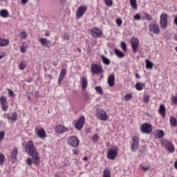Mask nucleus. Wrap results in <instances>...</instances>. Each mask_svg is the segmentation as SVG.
<instances>
[{"label":"nucleus","mask_w":177,"mask_h":177,"mask_svg":"<svg viewBox=\"0 0 177 177\" xmlns=\"http://www.w3.org/2000/svg\"><path fill=\"white\" fill-rule=\"evenodd\" d=\"M25 151L34 159V164L38 165L39 161V153L36 148L34 147L32 141H29L26 145Z\"/></svg>","instance_id":"obj_1"},{"label":"nucleus","mask_w":177,"mask_h":177,"mask_svg":"<svg viewBox=\"0 0 177 177\" xmlns=\"http://www.w3.org/2000/svg\"><path fill=\"white\" fill-rule=\"evenodd\" d=\"M161 145L165 147V150H167L169 153L175 152V147L172 142L168 141L167 140H163L161 142Z\"/></svg>","instance_id":"obj_2"},{"label":"nucleus","mask_w":177,"mask_h":177,"mask_svg":"<svg viewBox=\"0 0 177 177\" xmlns=\"http://www.w3.org/2000/svg\"><path fill=\"white\" fill-rule=\"evenodd\" d=\"M67 143L73 147H78L80 146V140L75 136H71L67 138Z\"/></svg>","instance_id":"obj_3"},{"label":"nucleus","mask_w":177,"mask_h":177,"mask_svg":"<svg viewBox=\"0 0 177 177\" xmlns=\"http://www.w3.org/2000/svg\"><path fill=\"white\" fill-rule=\"evenodd\" d=\"M160 24L161 28H163L165 30L167 27H168V16L165 13H162L160 15Z\"/></svg>","instance_id":"obj_4"},{"label":"nucleus","mask_w":177,"mask_h":177,"mask_svg":"<svg viewBox=\"0 0 177 177\" xmlns=\"http://www.w3.org/2000/svg\"><path fill=\"white\" fill-rule=\"evenodd\" d=\"M88 10V6H80L76 10V19H81L85 12Z\"/></svg>","instance_id":"obj_5"},{"label":"nucleus","mask_w":177,"mask_h":177,"mask_svg":"<svg viewBox=\"0 0 177 177\" xmlns=\"http://www.w3.org/2000/svg\"><path fill=\"white\" fill-rule=\"evenodd\" d=\"M91 70L93 74L100 75L103 73V68H102V66H99L97 64H92L91 66Z\"/></svg>","instance_id":"obj_6"},{"label":"nucleus","mask_w":177,"mask_h":177,"mask_svg":"<svg viewBox=\"0 0 177 177\" xmlns=\"http://www.w3.org/2000/svg\"><path fill=\"white\" fill-rule=\"evenodd\" d=\"M96 115L101 121H107L109 120V115L104 110L100 109L97 111Z\"/></svg>","instance_id":"obj_7"},{"label":"nucleus","mask_w":177,"mask_h":177,"mask_svg":"<svg viewBox=\"0 0 177 177\" xmlns=\"http://www.w3.org/2000/svg\"><path fill=\"white\" fill-rule=\"evenodd\" d=\"M0 104L3 111H7L9 109V104H8V101L5 96L0 97Z\"/></svg>","instance_id":"obj_8"},{"label":"nucleus","mask_w":177,"mask_h":177,"mask_svg":"<svg viewBox=\"0 0 177 177\" xmlns=\"http://www.w3.org/2000/svg\"><path fill=\"white\" fill-rule=\"evenodd\" d=\"M132 143H131V150L133 151H136L138 149H139V138L137 136L132 138Z\"/></svg>","instance_id":"obj_9"},{"label":"nucleus","mask_w":177,"mask_h":177,"mask_svg":"<svg viewBox=\"0 0 177 177\" xmlns=\"http://www.w3.org/2000/svg\"><path fill=\"white\" fill-rule=\"evenodd\" d=\"M102 32L99 28H94L91 30V35L94 38H100L102 37Z\"/></svg>","instance_id":"obj_10"},{"label":"nucleus","mask_w":177,"mask_h":177,"mask_svg":"<svg viewBox=\"0 0 177 177\" xmlns=\"http://www.w3.org/2000/svg\"><path fill=\"white\" fill-rule=\"evenodd\" d=\"M131 41L133 52L134 53H136V52L138 51V48L139 46V39L133 37L131 38Z\"/></svg>","instance_id":"obj_11"},{"label":"nucleus","mask_w":177,"mask_h":177,"mask_svg":"<svg viewBox=\"0 0 177 177\" xmlns=\"http://www.w3.org/2000/svg\"><path fill=\"white\" fill-rule=\"evenodd\" d=\"M141 132L142 133H150L151 132V125L145 123L141 126Z\"/></svg>","instance_id":"obj_12"},{"label":"nucleus","mask_w":177,"mask_h":177,"mask_svg":"<svg viewBox=\"0 0 177 177\" xmlns=\"http://www.w3.org/2000/svg\"><path fill=\"white\" fill-rule=\"evenodd\" d=\"M149 31L153 34H160V27L156 24L149 25Z\"/></svg>","instance_id":"obj_13"},{"label":"nucleus","mask_w":177,"mask_h":177,"mask_svg":"<svg viewBox=\"0 0 177 177\" xmlns=\"http://www.w3.org/2000/svg\"><path fill=\"white\" fill-rule=\"evenodd\" d=\"M84 124H85V117L82 116L79 118V120L75 124V128H76V129L80 130L81 129V128H82V127H84Z\"/></svg>","instance_id":"obj_14"},{"label":"nucleus","mask_w":177,"mask_h":177,"mask_svg":"<svg viewBox=\"0 0 177 177\" xmlns=\"http://www.w3.org/2000/svg\"><path fill=\"white\" fill-rule=\"evenodd\" d=\"M118 150V149L117 147H115L114 149H111L110 151H109V152L107 153V157L109 160H114V158H115V157H117V151Z\"/></svg>","instance_id":"obj_15"},{"label":"nucleus","mask_w":177,"mask_h":177,"mask_svg":"<svg viewBox=\"0 0 177 177\" xmlns=\"http://www.w3.org/2000/svg\"><path fill=\"white\" fill-rule=\"evenodd\" d=\"M55 132L56 133H64V132H67V129L66 127L59 124L55 127Z\"/></svg>","instance_id":"obj_16"},{"label":"nucleus","mask_w":177,"mask_h":177,"mask_svg":"<svg viewBox=\"0 0 177 177\" xmlns=\"http://www.w3.org/2000/svg\"><path fill=\"white\" fill-rule=\"evenodd\" d=\"M37 136L40 139H45L46 138V131H45V129H41L39 130H37Z\"/></svg>","instance_id":"obj_17"},{"label":"nucleus","mask_w":177,"mask_h":177,"mask_svg":"<svg viewBox=\"0 0 177 177\" xmlns=\"http://www.w3.org/2000/svg\"><path fill=\"white\" fill-rule=\"evenodd\" d=\"M39 42H40L42 45V46H44L45 48H48L49 45H50V41L46 38H41L39 39Z\"/></svg>","instance_id":"obj_18"},{"label":"nucleus","mask_w":177,"mask_h":177,"mask_svg":"<svg viewBox=\"0 0 177 177\" xmlns=\"http://www.w3.org/2000/svg\"><path fill=\"white\" fill-rule=\"evenodd\" d=\"M66 74H67V72L66 69L63 68L59 74V80H58V84H62V81L64 80V77H66Z\"/></svg>","instance_id":"obj_19"},{"label":"nucleus","mask_w":177,"mask_h":177,"mask_svg":"<svg viewBox=\"0 0 177 177\" xmlns=\"http://www.w3.org/2000/svg\"><path fill=\"white\" fill-rule=\"evenodd\" d=\"M86 86H88V79L86 78V76H83L82 78V89L85 91Z\"/></svg>","instance_id":"obj_20"},{"label":"nucleus","mask_w":177,"mask_h":177,"mask_svg":"<svg viewBox=\"0 0 177 177\" xmlns=\"http://www.w3.org/2000/svg\"><path fill=\"white\" fill-rule=\"evenodd\" d=\"M18 152H19V150L17 149V148H15L12 151L11 156L10 157V160H17Z\"/></svg>","instance_id":"obj_21"},{"label":"nucleus","mask_w":177,"mask_h":177,"mask_svg":"<svg viewBox=\"0 0 177 177\" xmlns=\"http://www.w3.org/2000/svg\"><path fill=\"white\" fill-rule=\"evenodd\" d=\"M145 88H146V85L145 84V83H136V88L137 89V91H142L143 89H145Z\"/></svg>","instance_id":"obj_22"},{"label":"nucleus","mask_w":177,"mask_h":177,"mask_svg":"<svg viewBox=\"0 0 177 177\" xmlns=\"http://www.w3.org/2000/svg\"><path fill=\"white\" fill-rule=\"evenodd\" d=\"M114 75H111L108 77V84L109 86H114Z\"/></svg>","instance_id":"obj_23"},{"label":"nucleus","mask_w":177,"mask_h":177,"mask_svg":"<svg viewBox=\"0 0 177 177\" xmlns=\"http://www.w3.org/2000/svg\"><path fill=\"white\" fill-rule=\"evenodd\" d=\"M9 45V39H0V46H8Z\"/></svg>","instance_id":"obj_24"},{"label":"nucleus","mask_w":177,"mask_h":177,"mask_svg":"<svg viewBox=\"0 0 177 177\" xmlns=\"http://www.w3.org/2000/svg\"><path fill=\"white\" fill-rule=\"evenodd\" d=\"M162 136H164V131L162 130H157L155 133V138L160 139V138H162Z\"/></svg>","instance_id":"obj_25"},{"label":"nucleus","mask_w":177,"mask_h":177,"mask_svg":"<svg viewBox=\"0 0 177 177\" xmlns=\"http://www.w3.org/2000/svg\"><path fill=\"white\" fill-rule=\"evenodd\" d=\"M159 113H161L162 117H165L166 113H165V106L164 104H160L159 106Z\"/></svg>","instance_id":"obj_26"},{"label":"nucleus","mask_w":177,"mask_h":177,"mask_svg":"<svg viewBox=\"0 0 177 177\" xmlns=\"http://www.w3.org/2000/svg\"><path fill=\"white\" fill-rule=\"evenodd\" d=\"M145 62H146V68L149 70H151L153 68V66H154V64H153V62H151L149 59H146Z\"/></svg>","instance_id":"obj_27"},{"label":"nucleus","mask_w":177,"mask_h":177,"mask_svg":"<svg viewBox=\"0 0 177 177\" xmlns=\"http://www.w3.org/2000/svg\"><path fill=\"white\" fill-rule=\"evenodd\" d=\"M0 16L3 18L8 17L9 16V12L6 10H1L0 11Z\"/></svg>","instance_id":"obj_28"},{"label":"nucleus","mask_w":177,"mask_h":177,"mask_svg":"<svg viewBox=\"0 0 177 177\" xmlns=\"http://www.w3.org/2000/svg\"><path fill=\"white\" fill-rule=\"evenodd\" d=\"M102 177H111V171L107 169H105L103 171Z\"/></svg>","instance_id":"obj_29"},{"label":"nucleus","mask_w":177,"mask_h":177,"mask_svg":"<svg viewBox=\"0 0 177 177\" xmlns=\"http://www.w3.org/2000/svg\"><path fill=\"white\" fill-rule=\"evenodd\" d=\"M170 124L172 125L173 127H176L177 120L176 118H174V117L170 118Z\"/></svg>","instance_id":"obj_30"},{"label":"nucleus","mask_w":177,"mask_h":177,"mask_svg":"<svg viewBox=\"0 0 177 177\" xmlns=\"http://www.w3.org/2000/svg\"><path fill=\"white\" fill-rule=\"evenodd\" d=\"M115 54L116 55V56H118V57H124V53L115 49Z\"/></svg>","instance_id":"obj_31"},{"label":"nucleus","mask_w":177,"mask_h":177,"mask_svg":"<svg viewBox=\"0 0 177 177\" xmlns=\"http://www.w3.org/2000/svg\"><path fill=\"white\" fill-rule=\"evenodd\" d=\"M102 59L104 64H106V66H109L110 64V59H109L107 57L102 55Z\"/></svg>","instance_id":"obj_32"},{"label":"nucleus","mask_w":177,"mask_h":177,"mask_svg":"<svg viewBox=\"0 0 177 177\" xmlns=\"http://www.w3.org/2000/svg\"><path fill=\"white\" fill-rule=\"evenodd\" d=\"M16 120H17V113L14 112L12 114V117L10 118V120L12 122H15V121H16Z\"/></svg>","instance_id":"obj_33"},{"label":"nucleus","mask_w":177,"mask_h":177,"mask_svg":"<svg viewBox=\"0 0 177 177\" xmlns=\"http://www.w3.org/2000/svg\"><path fill=\"white\" fill-rule=\"evenodd\" d=\"M130 5L133 9H137L138 6L136 5V0H130Z\"/></svg>","instance_id":"obj_34"},{"label":"nucleus","mask_w":177,"mask_h":177,"mask_svg":"<svg viewBox=\"0 0 177 177\" xmlns=\"http://www.w3.org/2000/svg\"><path fill=\"white\" fill-rule=\"evenodd\" d=\"M95 91L99 93L100 95H103V88H102L101 86H96Z\"/></svg>","instance_id":"obj_35"},{"label":"nucleus","mask_w":177,"mask_h":177,"mask_svg":"<svg viewBox=\"0 0 177 177\" xmlns=\"http://www.w3.org/2000/svg\"><path fill=\"white\" fill-rule=\"evenodd\" d=\"M92 142H97L99 139V136L97 134H94L91 138Z\"/></svg>","instance_id":"obj_36"},{"label":"nucleus","mask_w":177,"mask_h":177,"mask_svg":"<svg viewBox=\"0 0 177 177\" xmlns=\"http://www.w3.org/2000/svg\"><path fill=\"white\" fill-rule=\"evenodd\" d=\"M19 68L20 70H24L26 68V62H21L19 65Z\"/></svg>","instance_id":"obj_37"},{"label":"nucleus","mask_w":177,"mask_h":177,"mask_svg":"<svg viewBox=\"0 0 177 177\" xmlns=\"http://www.w3.org/2000/svg\"><path fill=\"white\" fill-rule=\"evenodd\" d=\"M145 20H153V17L149 14H147V12L145 13Z\"/></svg>","instance_id":"obj_38"},{"label":"nucleus","mask_w":177,"mask_h":177,"mask_svg":"<svg viewBox=\"0 0 177 177\" xmlns=\"http://www.w3.org/2000/svg\"><path fill=\"white\" fill-rule=\"evenodd\" d=\"M131 98H132V94H126L124 97L126 102H128V100H131Z\"/></svg>","instance_id":"obj_39"},{"label":"nucleus","mask_w":177,"mask_h":177,"mask_svg":"<svg viewBox=\"0 0 177 177\" xmlns=\"http://www.w3.org/2000/svg\"><path fill=\"white\" fill-rule=\"evenodd\" d=\"M104 2L107 6H111L113 5V0H104Z\"/></svg>","instance_id":"obj_40"},{"label":"nucleus","mask_w":177,"mask_h":177,"mask_svg":"<svg viewBox=\"0 0 177 177\" xmlns=\"http://www.w3.org/2000/svg\"><path fill=\"white\" fill-rule=\"evenodd\" d=\"M3 118H8V121H10V114L5 113L3 115Z\"/></svg>","instance_id":"obj_41"},{"label":"nucleus","mask_w":177,"mask_h":177,"mask_svg":"<svg viewBox=\"0 0 177 177\" xmlns=\"http://www.w3.org/2000/svg\"><path fill=\"white\" fill-rule=\"evenodd\" d=\"M121 48L123 49V50H124V52H126V50H127V44H125V42L122 41L121 43Z\"/></svg>","instance_id":"obj_42"},{"label":"nucleus","mask_w":177,"mask_h":177,"mask_svg":"<svg viewBox=\"0 0 177 177\" xmlns=\"http://www.w3.org/2000/svg\"><path fill=\"white\" fill-rule=\"evenodd\" d=\"M3 138H5V131L0 132V142L3 140Z\"/></svg>","instance_id":"obj_43"},{"label":"nucleus","mask_w":177,"mask_h":177,"mask_svg":"<svg viewBox=\"0 0 177 177\" xmlns=\"http://www.w3.org/2000/svg\"><path fill=\"white\" fill-rule=\"evenodd\" d=\"M19 35L21 38H23L24 39H26V37H27V34L26 33V32H21Z\"/></svg>","instance_id":"obj_44"},{"label":"nucleus","mask_w":177,"mask_h":177,"mask_svg":"<svg viewBox=\"0 0 177 177\" xmlns=\"http://www.w3.org/2000/svg\"><path fill=\"white\" fill-rule=\"evenodd\" d=\"M149 100H150V96H149V95L144 96V102L145 103H147V102H149Z\"/></svg>","instance_id":"obj_45"},{"label":"nucleus","mask_w":177,"mask_h":177,"mask_svg":"<svg viewBox=\"0 0 177 177\" xmlns=\"http://www.w3.org/2000/svg\"><path fill=\"white\" fill-rule=\"evenodd\" d=\"M5 156L3 154L0 155V164H3Z\"/></svg>","instance_id":"obj_46"},{"label":"nucleus","mask_w":177,"mask_h":177,"mask_svg":"<svg viewBox=\"0 0 177 177\" xmlns=\"http://www.w3.org/2000/svg\"><path fill=\"white\" fill-rule=\"evenodd\" d=\"M26 164L30 166L32 165V160H31V158H29L27 159Z\"/></svg>","instance_id":"obj_47"},{"label":"nucleus","mask_w":177,"mask_h":177,"mask_svg":"<svg viewBox=\"0 0 177 177\" xmlns=\"http://www.w3.org/2000/svg\"><path fill=\"white\" fill-rule=\"evenodd\" d=\"M8 95L11 97H13V96H15V93H13V91L10 90V89H8Z\"/></svg>","instance_id":"obj_48"},{"label":"nucleus","mask_w":177,"mask_h":177,"mask_svg":"<svg viewBox=\"0 0 177 177\" xmlns=\"http://www.w3.org/2000/svg\"><path fill=\"white\" fill-rule=\"evenodd\" d=\"M116 23H117L118 26H121V24H122V20L121 19H117Z\"/></svg>","instance_id":"obj_49"},{"label":"nucleus","mask_w":177,"mask_h":177,"mask_svg":"<svg viewBox=\"0 0 177 177\" xmlns=\"http://www.w3.org/2000/svg\"><path fill=\"white\" fill-rule=\"evenodd\" d=\"M171 100L173 103H175V104H177V96L172 97Z\"/></svg>","instance_id":"obj_50"},{"label":"nucleus","mask_w":177,"mask_h":177,"mask_svg":"<svg viewBox=\"0 0 177 177\" xmlns=\"http://www.w3.org/2000/svg\"><path fill=\"white\" fill-rule=\"evenodd\" d=\"M134 20H140V15L136 14V15L134 16Z\"/></svg>","instance_id":"obj_51"},{"label":"nucleus","mask_w":177,"mask_h":177,"mask_svg":"<svg viewBox=\"0 0 177 177\" xmlns=\"http://www.w3.org/2000/svg\"><path fill=\"white\" fill-rule=\"evenodd\" d=\"M84 96L86 100H88V99H89V95H88V93H84Z\"/></svg>","instance_id":"obj_52"},{"label":"nucleus","mask_w":177,"mask_h":177,"mask_svg":"<svg viewBox=\"0 0 177 177\" xmlns=\"http://www.w3.org/2000/svg\"><path fill=\"white\" fill-rule=\"evenodd\" d=\"M149 169H150V167H142V171H149Z\"/></svg>","instance_id":"obj_53"},{"label":"nucleus","mask_w":177,"mask_h":177,"mask_svg":"<svg viewBox=\"0 0 177 177\" xmlns=\"http://www.w3.org/2000/svg\"><path fill=\"white\" fill-rule=\"evenodd\" d=\"M20 50H21V52H22V53H24V52H26V48L21 47V48H20Z\"/></svg>","instance_id":"obj_54"},{"label":"nucleus","mask_w":177,"mask_h":177,"mask_svg":"<svg viewBox=\"0 0 177 177\" xmlns=\"http://www.w3.org/2000/svg\"><path fill=\"white\" fill-rule=\"evenodd\" d=\"M21 1L24 5H26V3H27V2H28V0H21Z\"/></svg>","instance_id":"obj_55"},{"label":"nucleus","mask_w":177,"mask_h":177,"mask_svg":"<svg viewBox=\"0 0 177 177\" xmlns=\"http://www.w3.org/2000/svg\"><path fill=\"white\" fill-rule=\"evenodd\" d=\"M60 2L62 5H66V0H60Z\"/></svg>","instance_id":"obj_56"},{"label":"nucleus","mask_w":177,"mask_h":177,"mask_svg":"<svg viewBox=\"0 0 177 177\" xmlns=\"http://www.w3.org/2000/svg\"><path fill=\"white\" fill-rule=\"evenodd\" d=\"M174 23L177 26V17L174 18Z\"/></svg>","instance_id":"obj_57"},{"label":"nucleus","mask_w":177,"mask_h":177,"mask_svg":"<svg viewBox=\"0 0 177 177\" xmlns=\"http://www.w3.org/2000/svg\"><path fill=\"white\" fill-rule=\"evenodd\" d=\"M46 37H49L50 35V32H46Z\"/></svg>","instance_id":"obj_58"},{"label":"nucleus","mask_w":177,"mask_h":177,"mask_svg":"<svg viewBox=\"0 0 177 177\" xmlns=\"http://www.w3.org/2000/svg\"><path fill=\"white\" fill-rule=\"evenodd\" d=\"M174 168H176V169H177V161H176L174 162Z\"/></svg>","instance_id":"obj_59"},{"label":"nucleus","mask_w":177,"mask_h":177,"mask_svg":"<svg viewBox=\"0 0 177 177\" xmlns=\"http://www.w3.org/2000/svg\"><path fill=\"white\" fill-rule=\"evenodd\" d=\"M28 82H32V78H29L28 80Z\"/></svg>","instance_id":"obj_60"},{"label":"nucleus","mask_w":177,"mask_h":177,"mask_svg":"<svg viewBox=\"0 0 177 177\" xmlns=\"http://www.w3.org/2000/svg\"><path fill=\"white\" fill-rule=\"evenodd\" d=\"M136 78H140V76L139 75V74H136Z\"/></svg>","instance_id":"obj_61"},{"label":"nucleus","mask_w":177,"mask_h":177,"mask_svg":"<svg viewBox=\"0 0 177 177\" xmlns=\"http://www.w3.org/2000/svg\"><path fill=\"white\" fill-rule=\"evenodd\" d=\"M88 160V158L87 157H84V158H83V161H86Z\"/></svg>","instance_id":"obj_62"},{"label":"nucleus","mask_w":177,"mask_h":177,"mask_svg":"<svg viewBox=\"0 0 177 177\" xmlns=\"http://www.w3.org/2000/svg\"><path fill=\"white\" fill-rule=\"evenodd\" d=\"M64 39H68V35H66L65 37H64Z\"/></svg>","instance_id":"obj_63"},{"label":"nucleus","mask_w":177,"mask_h":177,"mask_svg":"<svg viewBox=\"0 0 177 177\" xmlns=\"http://www.w3.org/2000/svg\"><path fill=\"white\" fill-rule=\"evenodd\" d=\"M174 39H176V41H177V35L174 36Z\"/></svg>","instance_id":"obj_64"}]
</instances>
